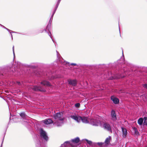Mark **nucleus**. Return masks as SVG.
I'll list each match as a JSON object with an SVG mask.
<instances>
[{
  "mask_svg": "<svg viewBox=\"0 0 147 147\" xmlns=\"http://www.w3.org/2000/svg\"><path fill=\"white\" fill-rule=\"evenodd\" d=\"M80 141V139L79 138L77 137L74 139H72L70 141L71 143H72L73 145H75L76 147V144L78 143Z\"/></svg>",
  "mask_w": 147,
  "mask_h": 147,
  "instance_id": "nucleus-7",
  "label": "nucleus"
},
{
  "mask_svg": "<svg viewBox=\"0 0 147 147\" xmlns=\"http://www.w3.org/2000/svg\"><path fill=\"white\" fill-rule=\"evenodd\" d=\"M70 146L72 147H76V145H73L72 143H71L70 142L68 141L65 142L62 145V147H68Z\"/></svg>",
  "mask_w": 147,
  "mask_h": 147,
  "instance_id": "nucleus-6",
  "label": "nucleus"
},
{
  "mask_svg": "<svg viewBox=\"0 0 147 147\" xmlns=\"http://www.w3.org/2000/svg\"><path fill=\"white\" fill-rule=\"evenodd\" d=\"M40 84H43V85L45 86H51V84L49 82L45 80L41 82H40Z\"/></svg>",
  "mask_w": 147,
  "mask_h": 147,
  "instance_id": "nucleus-14",
  "label": "nucleus"
},
{
  "mask_svg": "<svg viewBox=\"0 0 147 147\" xmlns=\"http://www.w3.org/2000/svg\"><path fill=\"white\" fill-rule=\"evenodd\" d=\"M29 90H32L35 91L45 92L46 90L44 88L40 86H36L33 87H30L29 88Z\"/></svg>",
  "mask_w": 147,
  "mask_h": 147,
  "instance_id": "nucleus-1",
  "label": "nucleus"
},
{
  "mask_svg": "<svg viewBox=\"0 0 147 147\" xmlns=\"http://www.w3.org/2000/svg\"><path fill=\"white\" fill-rule=\"evenodd\" d=\"M45 124H49L53 123L52 120L51 119H46L42 121Z\"/></svg>",
  "mask_w": 147,
  "mask_h": 147,
  "instance_id": "nucleus-11",
  "label": "nucleus"
},
{
  "mask_svg": "<svg viewBox=\"0 0 147 147\" xmlns=\"http://www.w3.org/2000/svg\"><path fill=\"white\" fill-rule=\"evenodd\" d=\"M99 120L98 116L95 117L90 119V123L93 125L98 126Z\"/></svg>",
  "mask_w": 147,
  "mask_h": 147,
  "instance_id": "nucleus-2",
  "label": "nucleus"
},
{
  "mask_svg": "<svg viewBox=\"0 0 147 147\" xmlns=\"http://www.w3.org/2000/svg\"><path fill=\"white\" fill-rule=\"evenodd\" d=\"M68 82L69 84L73 86H75L77 84V82L76 80H69Z\"/></svg>",
  "mask_w": 147,
  "mask_h": 147,
  "instance_id": "nucleus-8",
  "label": "nucleus"
},
{
  "mask_svg": "<svg viewBox=\"0 0 147 147\" xmlns=\"http://www.w3.org/2000/svg\"><path fill=\"white\" fill-rule=\"evenodd\" d=\"M16 83L19 85H20L21 84L20 82H17Z\"/></svg>",
  "mask_w": 147,
  "mask_h": 147,
  "instance_id": "nucleus-26",
  "label": "nucleus"
},
{
  "mask_svg": "<svg viewBox=\"0 0 147 147\" xmlns=\"http://www.w3.org/2000/svg\"><path fill=\"white\" fill-rule=\"evenodd\" d=\"M71 65L73 66H76L77 65V64L74 63H72L71 64Z\"/></svg>",
  "mask_w": 147,
  "mask_h": 147,
  "instance_id": "nucleus-25",
  "label": "nucleus"
},
{
  "mask_svg": "<svg viewBox=\"0 0 147 147\" xmlns=\"http://www.w3.org/2000/svg\"><path fill=\"white\" fill-rule=\"evenodd\" d=\"M20 116L23 119H25L26 117V115L24 113H21L20 114Z\"/></svg>",
  "mask_w": 147,
  "mask_h": 147,
  "instance_id": "nucleus-20",
  "label": "nucleus"
},
{
  "mask_svg": "<svg viewBox=\"0 0 147 147\" xmlns=\"http://www.w3.org/2000/svg\"><path fill=\"white\" fill-rule=\"evenodd\" d=\"M75 106L77 108H78L80 106V104L79 103H77L75 104Z\"/></svg>",
  "mask_w": 147,
  "mask_h": 147,
  "instance_id": "nucleus-21",
  "label": "nucleus"
},
{
  "mask_svg": "<svg viewBox=\"0 0 147 147\" xmlns=\"http://www.w3.org/2000/svg\"><path fill=\"white\" fill-rule=\"evenodd\" d=\"M111 99L113 101V103L115 104H117L119 102V99L113 96H111Z\"/></svg>",
  "mask_w": 147,
  "mask_h": 147,
  "instance_id": "nucleus-10",
  "label": "nucleus"
},
{
  "mask_svg": "<svg viewBox=\"0 0 147 147\" xmlns=\"http://www.w3.org/2000/svg\"><path fill=\"white\" fill-rule=\"evenodd\" d=\"M121 129L123 134V137H126L127 134V130L126 129L123 127H121Z\"/></svg>",
  "mask_w": 147,
  "mask_h": 147,
  "instance_id": "nucleus-15",
  "label": "nucleus"
},
{
  "mask_svg": "<svg viewBox=\"0 0 147 147\" xmlns=\"http://www.w3.org/2000/svg\"><path fill=\"white\" fill-rule=\"evenodd\" d=\"M40 135V136L42 137L46 141L48 140V138L47 135V134L42 129H41V130Z\"/></svg>",
  "mask_w": 147,
  "mask_h": 147,
  "instance_id": "nucleus-5",
  "label": "nucleus"
},
{
  "mask_svg": "<svg viewBox=\"0 0 147 147\" xmlns=\"http://www.w3.org/2000/svg\"><path fill=\"white\" fill-rule=\"evenodd\" d=\"M70 117L78 122H79L81 120V116L77 117L76 115H71Z\"/></svg>",
  "mask_w": 147,
  "mask_h": 147,
  "instance_id": "nucleus-9",
  "label": "nucleus"
},
{
  "mask_svg": "<svg viewBox=\"0 0 147 147\" xmlns=\"http://www.w3.org/2000/svg\"><path fill=\"white\" fill-rule=\"evenodd\" d=\"M111 114L112 120L115 121L117 119L115 111L114 110H112L111 111Z\"/></svg>",
  "mask_w": 147,
  "mask_h": 147,
  "instance_id": "nucleus-12",
  "label": "nucleus"
},
{
  "mask_svg": "<svg viewBox=\"0 0 147 147\" xmlns=\"http://www.w3.org/2000/svg\"><path fill=\"white\" fill-rule=\"evenodd\" d=\"M133 130L135 134L136 135L138 134L139 132L138 131L137 129L135 127L133 128Z\"/></svg>",
  "mask_w": 147,
  "mask_h": 147,
  "instance_id": "nucleus-18",
  "label": "nucleus"
},
{
  "mask_svg": "<svg viewBox=\"0 0 147 147\" xmlns=\"http://www.w3.org/2000/svg\"><path fill=\"white\" fill-rule=\"evenodd\" d=\"M143 86L144 88L147 89V84H143Z\"/></svg>",
  "mask_w": 147,
  "mask_h": 147,
  "instance_id": "nucleus-23",
  "label": "nucleus"
},
{
  "mask_svg": "<svg viewBox=\"0 0 147 147\" xmlns=\"http://www.w3.org/2000/svg\"><path fill=\"white\" fill-rule=\"evenodd\" d=\"M98 145L100 146H102V144H103V143H98Z\"/></svg>",
  "mask_w": 147,
  "mask_h": 147,
  "instance_id": "nucleus-24",
  "label": "nucleus"
},
{
  "mask_svg": "<svg viewBox=\"0 0 147 147\" xmlns=\"http://www.w3.org/2000/svg\"><path fill=\"white\" fill-rule=\"evenodd\" d=\"M88 118L87 117H81V120L84 123H89V121L88 120Z\"/></svg>",
  "mask_w": 147,
  "mask_h": 147,
  "instance_id": "nucleus-13",
  "label": "nucleus"
},
{
  "mask_svg": "<svg viewBox=\"0 0 147 147\" xmlns=\"http://www.w3.org/2000/svg\"><path fill=\"white\" fill-rule=\"evenodd\" d=\"M54 117L55 119L58 120L63 121L64 119V117H63L62 113H56L54 115Z\"/></svg>",
  "mask_w": 147,
  "mask_h": 147,
  "instance_id": "nucleus-3",
  "label": "nucleus"
},
{
  "mask_svg": "<svg viewBox=\"0 0 147 147\" xmlns=\"http://www.w3.org/2000/svg\"><path fill=\"white\" fill-rule=\"evenodd\" d=\"M144 119L142 118H140L138 120V123L140 125H141L142 124Z\"/></svg>",
  "mask_w": 147,
  "mask_h": 147,
  "instance_id": "nucleus-17",
  "label": "nucleus"
},
{
  "mask_svg": "<svg viewBox=\"0 0 147 147\" xmlns=\"http://www.w3.org/2000/svg\"><path fill=\"white\" fill-rule=\"evenodd\" d=\"M111 139V136H109L107 138L105 141V143L106 144H108L110 142V140Z\"/></svg>",
  "mask_w": 147,
  "mask_h": 147,
  "instance_id": "nucleus-16",
  "label": "nucleus"
},
{
  "mask_svg": "<svg viewBox=\"0 0 147 147\" xmlns=\"http://www.w3.org/2000/svg\"><path fill=\"white\" fill-rule=\"evenodd\" d=\"M144 122L143 123V125H147V117H144Z\"/></svg>",
  "mask_w": 147,
  "mask_h": 147,
  "instance_id": "nucleus-19",
  "label": "nucleus"
},
{
  "mask_svg": "<svg viewBox=\"0 0 147 147\" xmlns=\"http://www.w3.org/2000/svg\"><path fill=\"white\" fill-rule=\"evenodd\" d=\"M104 128L109 131L112 132V129L110 124L107 123H105L103 125Z\"/></svg>",
  "mask_w": 147,
  "mask_h": 147,
  "instance_id": "nucleus-4",
  "label": "nucleus"
},
{
  "mask_svg": "<svg viewBox=\"0 0 147 147\" xmlns=\"http://www.w3.org/2000/svg\"><path fill=\"white\" fill-rule=\"evenodd\" d=\"M86 141L87 143L88 144H92V142L91 141H89L88 140H86Z\"/></svg>",
  "mask_w": 147,
  "mask_h": 147,
  "instance_id": "nucleus-22",
  "label": "nucleus"
}]
</instances>
